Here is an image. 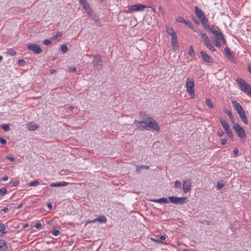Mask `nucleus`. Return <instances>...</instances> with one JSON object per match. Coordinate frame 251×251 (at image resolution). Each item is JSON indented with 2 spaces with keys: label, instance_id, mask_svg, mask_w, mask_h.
Masks as SVG:
<instances>
[{
  "label": "nucleus",
  "instance_id": "nucleus-1",
  "mask_svg": "<svg viewBox=\"0 0 251 251\" xmlns=\"http://www.w3.org/2000/svg\"><path fill=\"white\" fill-rule=\"evenodd\" d=\"M134 124L136 125V128L140 130L152 129L156 131H159L160 130L158 123L152 118L148 116L143 121L135 120Z\"/></svg>",
  "mask_w": 251,
  "mask_h": 251
},
{
  "label": "nucleus",
  "instance_id": "nucleus-2",
  "mask_svg": "<svg viewBox=\"0 0 251 251\" xmlns=\"http://www.w3.org/2000/svg\"><path fill=\"white\" fill-rule=\"evenodd\" d=\"M236 81L241 90L251 97V86L250 84L240 77H237Z\"/></svg>",
  "mask_w": 251,
  "mask_h": 251
},
{
  "label": "nucleus",
  "instance_id": "nucleus-3",
  "mask_svg": "<svg viewBox=\"0 0 251 251\" xmlns=\"http://www.w3.org/2000/svg\"><path fill=\"white\" fill-rule=\"evenodd\" d=\"M186 86L187 91L192 98H194L195 82L193 78H187L186 79Z\"/></svg>",
  "mask_w": 251,
  "mask_h": 251
},
{
  "label": "nucleus",
  "instance_id": "nucleus-4",
  "mask_svg": "<svg viewBox=\"0 0 251 251\" xmlns=\"http://www.w3.org/2000/svg\"><path fill=\"white\" fill-rule=\"evenodd\" d=\"M169 201L173 204H183L188 202V200L187 197H177L176 196L169 197Z\"/></svg>",
  "mask_w": 251,
  "mask_h": 251
},
{
  "label": "nucleus",
  "instance_id": "nucleus-5",
  "mask_svg": "<svg viewBox=\"0 0 251 251\" xmlns=\"http://www.w3.org/2000/svg\"><path fill=\"white\" fill-rule=\"evenodd\" d=\"M102 59L100 56H95L94 59L92 61V64L95 69L98 70H101L102 68Z\"/></svg>",
  "mask_w": 251,
  "mask_h": 251
},
{
  "label": "nucleus",
  "instance_id": "nucleus-6",
  "mask_svg": "<svg viewBox=\"0 0 251 251\" xmlns=\"http://www.w3.org/2000/svg\"><path fill=\"white\" fill-rule=\"evenodd\" d=\"M233 127L240 138H245L246 133L244 129L238 124H234Z\"/></svg>",
  "mask_w": 251,
  "mask_h": 251
},
{
  "label": "nucleus",
  "instance_id": "nucleus-7",
  "mask_svg": "<svg viewBox=\"0 0 251 251\" xmlns=\"http://www.w3.org/2000/svg\"><path fill=\"white\" fill-rule=\"evenodd\" d=\"M27 49L36 54H41L42 52V50L39 45L35 44H31L27 45Z\"/></svg>",
  "mask_w": 251,
  "mask_h": 251
},
{
  "label": "nucleus",
  "instance_id": "nucleus-8",
  "mask_svg": "<svg viewBox=\"0 0 251 251\" xmlns=\"http://www.w3.org/2000/svg\"><path fill=\"white\" fill-rule=\"evenodd\" d=\"M147 7L146 6L142 4H134V5H128L127 6V8L128 10L132 11H143L144 8Z\"/></svg>",
  "mask_w": 251,
  "mask_h": 251
},
{
  "label": "nucleus",
  "instance_id": "nucleus-9",
  "mask_svg": "<svg viewBox=\"0 0 251 251\" xmlns=\"http://www.w3.org/2000/svg\"><path fill=\"white\" fill-rule=\"evenodd\" d=\"M191 188V182L190 179L184 180L183 182V189L184 193L189 191Z\"/></svg>",
  "mask_w": 251,
  "mask_h": 251
},
{
  "label": "nucleus",
  "instance_id": "nucleus-10",
  "mask_svg": "<svg viewBox=\"0 0 251 251\" xmlns=\"http://www.w3.org/2000/svg\"><path fill=\"white\" fill-rule=\"evenodd\" d=\"M107 221L106 217L103 215H100L96 219L93 220L88 221L89 223H94L96 222H98L100 223H105Z\"/></svg>",
  "mask_w": 251,
  "mask_h": 251
},
{
  "label": "nucleus",
  "instance_id": "nucleus-11",
  "mask_svg": "<svg viewBox=\"0 0 251 251\" xmlns=\"http://www.w3.org/2000/svg\"><path fill=\"white\" fill-rule=\"evenodd\" d=\"M231 102L235 110L238 113L244 110L240 104L238 103L236 100L232 99Z\"/></svg>",
  "mask_w": 251,
  "mask_h": 251
},
{
  "label": "nucleus",
  "instance_id": "nucleus-12",
  "mask_svg": "<svg viewBox=\"0 0 251 251\" xmlns=\"http://www.w3.org/2000/svg\"><path fill=\"white\" fill-rule=\"evenodd\" d=\"M195 12L197 16L200 19H202V21L204 20V15L203 12L198 7H195Z\"/></svg>",
  "mask_w": 251,
  "mask_h": 251
},
{
  "label": "nucleus",
  "instance_id": "nucleus-13",
  "mask_svg": "<svg viewBox=\"0 0 251 251\" xmlns=\"http://www.w3.org/2000/svg\"><path fill=\"white\" fill-rule=\"evenodd\" d=\"M88 15L94 20L96 23H100V20L98 18L96 14L90 9L89 11L87 12Z\"/></svg>",
  "mask_w": 251,
  "mask_h": 251
},
{
  "label": "nucleus",
  "instance_id": "nucleus-14",
  "mask_svg": "<svg viewBox=\"0 0 251 251\" xmlns=\"http://www.w3.org/2000/svg\"><path fill=\"white\" fill-rule=\"evenodd\" d=\"M69 183L65 181L58 182L56 183H52L50 184L51 187H64L68 185Z\"/></svg>",
  "mask_w": 251,
  "mask_h": 251
},
{
  "label": "nucleus",
  "instance_id": "nucleus-15",
  "mask_svg": "<svg viewBox=\"0 0 251 251\" xmlns=\"http://www.w3.org/2000/svg\"><path fill=\"white\" fill-rule=\"evenodd\" d=\"M79 1L82 4L83 9L85 10L86 12L91 9L89 4L86 0H79Z\"/></svg>",
  "mask_w": 251,
  "mask_h": 251
},
{
  "label": "nucleus",
  "instance_id": "nucleus-16",
  "mask_svg": "<svg viewBox=\"0 0 251 251\" xmlns=\"http://www.w3.org/2000/svg\"><path fill=\"white\" fill-rule=\"evenodd\" d=\"M200 54L203 61H205L207 62H210L211 57L208 55L205 52L201 50L200 51Z\"/></svg>",
  "mask_w": 251,
  "mask_h": 251
},
{
  "label": "nucleus",
  "instance_id": "nucleus-17",
  "mask_svg": "<svg viewBox=\"0 0 251 251\" xmlns=\"http://www.w3.org/2000/svg\"><path fill=\"white\" fill-rule=\"evenodd\" d=\"M216 36V38L214 40L217 41H221L224 44H226V40L224 38V35L220 31L218 33H217V35H215Z\"/></svg>",
  "mask_w": 251,
  "mask_h": 251
},
{
  "label": "nucleus",
  "instance_id": "nucleus-18",
  "mask_svg": "<svg viewBox=\"0 0 251 251\" xmlns=\"http://www.w3.org/2000/svg\"><path fill=\"white\" fill-rule=\"evenodd\" d=\"M241 120L246 124H248V121L244 110L238 113Z\"/></svg>",
  "mask_w": 251,
  "mask_h": 251
},
{
  "label": "nucleus",
  "instance_id": "nucleus-19",
  "mask_svg": "<svg viewBox=\"0 0 251 251\" xmlns=\"http://www.w3.org/2000/svg\"><path fill=\"white\" fill-rule=\"evenodd\" d=\"M152 201L159 203H168L169 202V201L168 198H162L159 199H155V200H151Z\"/></svg>",
  "mask_w": 251,
  "mask_h": 251
},
{
  "label": "nucleus",
  "instance_id": "nucleus-20",
  "mask_svg": "<svg viewBox=\"0 0 251 251\" xmlns=\"http://www.w3.org/2000/svg\"><path fill=\"white\" fill-rule=\"evenodd\" d=\"M26 127L28 130L33 131L36 129L38 126L34 123L31 122L27 124Z\"/></svg>",
  "mask_w": 251,
  "mask_h": 251
},
{
  "label": "nucleus",
  "instance_id": "nucleus-21",
  "mask_svg": "<svg viewBox=\"0 0 251 251\" xmlns=\"http://www.w3.org/2000/svg\"><path fill=\"white\" fill-rule=\"evenodd\" d=\"M208 27L209 30H210L214 35H217V33L220 31L219 28L218 27H215L213 26H209Z\"/></svg>",
  "mask_w": 251,
  "mask_h": 251
},
{
  "label": "nucleus",
  "instance_id": "nucleus-22",
  "mask_svg": "<svg viewBox=\"0 0 251 251\" xmlns=\"http://www.w3.org/2000/svg\"><path fill=\"white\" fill-rule=\"evenodd\" d=\"M220 122H221V124L224 129L225 131H226V130L229 129V125L226 121L225 120H224L222 118H221Z\"/></svg>",
  "mask_w": 251,
  "mask_h": 251
},
{
  "label": "nucleus",
  "instance_id": "nucleus-23",
  "mask_svg": "<svg viewBox=\"0 0 251 251\" xmlns=\"http://www.w3.org/2000/svg\"><path fill=\"white\" fill-rule=\"evenodd\" d=\"M208 49L210 50L211 51H214L216 50L215 48L212 44L211 41L209 40L207 42H206L203 44Z\"/></svg>",
  "mask_w": 251,
  "mask_h": 251
},
{
  "label": "nucleus",
  "instance_id": "nucleus-24",
  "mask_svg": "<svg viewBox=\"0 0 251 251\" xmlns=\"http://www.w3.org/2000/svg\"><path fill=\"white\" fill-rule=\"evenodd\" d=\"M225 53L226 54L227 57L229 59L233 58V56L232 55L231 52L228 48H226L225 49Z\"/></svg>",
  "mask_w": 251,
  "mask_h": 251
},
{
  "label": "nucleus",
  "instance_id": "nucleus-25",
  "mask_svg": "<svg viewBox=\"0 0 251 251\" xmlns=\"http://www.w3.org/2000/svg\"><path fill=\"white\" fill-rule=\"evenodd\" d=\"M224 112L229 116V118L230 119V120L232 121L233 122V123H234L233 117L231 112L226 109H224Z\"/></svg>",
  "mask_w": 251,
  "mask_h": 251
},
{
  "label": "nucleus",
  "instance_id": "nucleus-26",
  "mask_svg": "<svg viewBox=\"0 0 251 251\" xmlns=\"http://www.w3.org/2000/svg\"><path fill=\"white\" fill-rule=\"evenodd\" d=\"M7 248V246L6 244V242L3 240H0V249L2 250H6Z\"/></svg>",
  "mask_w": 251,
  "mask_h": 251
},
{
  "label": "nucleus",
  "instance_id": "nucleus-27",
  "mask_svg": "<svg viewBox=\"0 0 251 251\" xmlns=\"http://www.w3.org/2000/svg\"><path fill=\"white\" fill-rule=\"evenodd\" d=\"M166 32L170 36H171L172 35H173V34L176 33V32L175 31V30H174V29L172 27H167L166 28Z\"/></svg>",
  "mask_w": 251,
  "mask_h": 251
},
{
  "label": "nucleus",
  "instance_id": "nucleus-28",
  "mask_svg": "<svg viewBox=\"0 0 251 251\" xmlns=\"http://www.w3.org/2000/svg\"><path fill=\"white\" fill-rule=\"evenodd\" d=\"M171 37H172L171 43H173L174 44L176 42H177V37L176 33L172 35Z\"/></svg>",
  "mask_w": 251,
  "mask_h": 251
},
{
  "label": "nucleus",
  "instance_id": "nucleus-29",
  "mask_svg": "<svg viewBox=\"0 0 251 251\" xmlns=\"http://www.w3.org/2000/svg\"><path fill=\"white\" fill-rule=\"evenodd\" d=\"M5 230V227L4 224L0 222V235L3 234L4 232V231Z\"/></svg>",
  "mask_w": 251,
  "mask_h": 251
},
{
  "label": "nucleus",
  "instance_id": "nucleus-30",
  "mask_svg": "<svg viewBox=\"0 0 251 251\" xmlns=\"http://www.w3.org/2000/svg\"><path fill=\"white\" fill-rule=\"evenodd\" d=\"M205 103L211 108H213L214 107L212 102L209 99H206L205 100Z\"/></svg>",
  "mask_w": 251,
  "mask_h": 251
},
{
  "label": "nucleus",
  "instance_id": "nucleus-31",
  "mask_svg": "<svg viewBox=\"0 0 251 251\" xmlns=\"http://www.w3.org/2000/svg\"><path fill=\"white\" fill-rule=\"evenodd\" d=\"M0 127L5 131H8L10 130L9 126L8 124H2Z\"/></svg>",
  "mask_w": 251,
  "mask_h": 251
},
{
  "label": "nucleus",
  "instance_id": "nucleus-32",
  "mask_svg": "<svg viewBox=\"0 0 251 251\" xmlns=\"http://www.w3.org/2000/svg\"><path fill=\"white\" fill-rule=\"evenodd\" d=\"M40 184L38 180H34L28 183L29 186H36Z\"/></svg>",
  "mask_w": 251,
  "mask_h": 251
},
{
  "label": "nucleus",
  "instance_id": "nucleus-33",
  "mask_svg": "<svg viewBox=\"0 0 251 251\" xmlns=\"http://www.w3.org/2000/svg\"><path fill=\"white\" fill-rule=\"evenodd\" d=\"M7 54L13 56L16 54V51L12 49H9L6 52Z\"/></svg>",
  "mask_w": 251,
  "mask_h": 251
},
{
  "label": "nucleus",
  "instance_id": "nucleus-34",
  "mask_svg": "<svg viewBox=\"0 0 251 251\" xmlns=\"http://www.w3.org/2000/svg\"><path fill=\"white\" fill-rule=\"evenodd\" d=\"M7 193V190L5 188H2L0 189V195L1 196H4Z\"/></svg>",
  "mask_w": 251,
  "mask_h": 251
},
{
  "label": "nucleus",
  "instance_id": "nucleus-35",
  "mask_svg": "<svg viewBox=\"0 0 251 251\" xmlns=\"http://www.w3.org/2000/svg\"><path fill=\"white\" fill-rule=\"evenodd\" d=\"M225 132H226V133L227 134V136L232 139L233 138V134H232V131L229 128L227 130H226V131H225Z\"/></svg>",
  "mask_w": 251,
  "mask_h": 251
},
{
  "label": "nucleus",
  "instance_id": "nucleus-36",
  "mask_svg": "<svg viewBox=\"0 0 251 251\" xmlns=\"http://www.w3.org/2000/svg\"><path fill=\"white\" fill-rule=\"evenodd\" d=\"M68 47L66 45H62L61 47V51L63 52H66L68 50Z\"/></svg>",
  "mask_w": 251,
  "mask_h": 251
},
{
  "label": "nucleus",
  "instance_id": "nucleus-37",
  "mask_svg": "<svg viewBox=\"0 0 251 251\" xmlns=\"http://www.w3.org/2000/svg\"><path fill=\"white\" fill-rule=\"evenodd\" d=\"M184 23L190 28L193 27L191 22L189 20H185Z\"/></svg>",
  "mask_w": 251,
  "mask_h": 251
},
{
  "label": "nucleus",
  "instance_id": "nucleus-38",
  "mask_svg": "<svg viewBox=\"0 0 251 251\" xmlns=\"http://www.w3.org/2000/svg\"><path fill=\"white\" fill-rule=\"evenodd\" d=\"M189 54L191 56L195 54L193 48L192 46H190L189 49Z\"/></svg>",
  "mask_w": 251,
  "mask_h": 251
},
{
  "label": "nucleus",
  "instance_id": "nucleus-39",
  "mask_svg": "<svg viewBox=\"0 0 251 251\" xmlns=\"http://www.w3.org/2000/svg\"><path fill=\"white\" fill-rule=\"evenodd\" d=\"M18 64L21 66H23L25 64V61L23 59L19 60Z\"/></svg>",
  "mask_w": 251,
  "mask_h": 251
},
{
  "label": "nucleus",
  "instance_id": "nucleus-40",
  "mask_svg": "<svg viewBox=\"0 0 251 251\" xmlns=\"http://www.w3.org/2000/svg\"><path fill=\"white\" fill-rule=\"evenodd\" d=\"M181 185L180 182L179 180H176L175 182V187H179Z\"/></svg>",
  "mask_w": 251,
  "mask_h": 251
},
{
  "label": "nucleus",
  "instance_id": "nucleus-41",
  "mask_svg": "<svg viewBox=\"0 0 251 251\" xmlns=\"http://www.w3.org/2000/svg\"><path fill=\"white\" fill-rule=\"evenodd\" d=\"M224 186V184L221 182H218L217 183V187L218 189H221Z\"/></svg>",
  "mask_w": 251,
  "mask_h": 251
},
{
  "label": "nucleus",
  "instance_id": "nucleus-42",
  "mask_svg": "<svg viewBox=\"0 0 251 251\" xmlns=\"http://www.w3.org/2000/svg\"><path fill=\"white\" fill-rule=\"evenodd\" d=\"M51 43V41L48 39L45 40L44 41V44H45V45H47V46L50 45Z\"/></svg>",
  "mask_w": 251,
  "mask_h": 251
},
{
  "label": "nucleus",
  "instance_id": "nucleus-43",
  "mask_svg": "<svg viewBox=\"0 0 251 251\" xmlns=\"http://www.w3.org/2000/svg\"><path fill=\"white\" fill-rule=\"evenodd\" d=\"M205 36H207V35L204 33L200 32V37L202 40L205 38Z\"/></svg>",
  "mask_w": 251,
  "mask_h": 251
},
{
  "label": "nucleus",
  "instance_id": "nucleus-44",
  "mask_svg": "<svg viewBox=\"0 0 251 251\" xmlns=\"http://www.w3.org/2000/svg\"><path fill=\"white\" fill-rule=\"evenodd\" d=\"M60 233V231L58 230H54L52 234L54 236H58Z\"/></svg>",
  "mask_w": 251,
  "mask_h": 251
},
{
  "label": "nucleus",
  "instance_id": "nucleus-45",
  "mask_svg": "<svg viewBox=\"0 0 251 251\" xmlns=\"http://www.w3.org/2000/svg\"><path fill=\"white\" fill-rule=\"evenodd\" d=\"M185 20H184L182 17H179L177 18V21L179 23H184Z\"/></svg>",
  "mask_w": 251,
  "mask_h": 251
},
{
  "label": "nucleus",
  "instance_id": "nucleus-46",
  "mask_svg": "<svg viewBox=\"0 0 251 251\" xmlns=\"http://www.w3.org/2000/svg\"><path fill=\"white\" fill-rule=\"evenodd\" d=\"M0 142L1 144L4 145L6 143V141L4 138L0 137Z\"/></svg>",
  "mask_w": 251,
  "mask_h": 251
},
{
  "label": "nucleus",
  "instance_id": "nucleus-47",
  "mask_svg": "<svg viewBox=\"0 0 251 251\" xmlns=\"http://www.w3.org/2000/svg\"><path fill=\"white\" fill-rule=\"evenodd\" d=\"M215 41V45H216V46H217V47H221V42L220 41H217V40H214Z\"/></svg>",
  "mask_w": 251,
  "mask_h": 251
},
{
  "label": "nucleus",
  "instance_id": "nucleus-48",
  "mask_svg": "<svg viewBox=\"0 0 251 251\" xmlns=\"http://www.w3.org/2000/svg\"><path fill=\"white\" fill-rule=\"evenodd\" d=\"M76 71V68L74 67H70L68 68L69 72H75Z\"/></svg>",
  "mask_w": 251,
  "mask_h": 251
},
{
  "label": "nucleus",
  "instance_id": "nucleus-49",
  "mask_svg": "<svg viewBox=\"0 0 251 251\" xmlns=\"http://www.w3.org/2000/svg\"><path fill=\"white\" fill-rule=\"evenodd\" d=\"M172 48L174 50H176L177 48V42H176L174 44L172 43Z\"/></svg>",
  "mask_w": 251,
  "mask_h": 251
},
{
  "label": "nucleus",
  "instance_id": "nucleus-50",
  "mask_svg": "<svg viewBox=\"0 0 251 251\" xmlns=\"http://www.w3.org/2000/svg\"><path fill=\"white\" fill-rule=\"evenodd\" d=\"M210 40L209 39L208 36H205V38L202 40V43L204 44L206 42H207Z\"/></svg>",
  "mask_w": 251,
  "mask_h": 251
},
{
  "label": "nucleus",
  "instance_id": "nucleus-51",
  "mask_svg": "<svg viewBox=\"0 0 251 251\" xmlns=\"http://www.w3.org/2000/svg\"><path fill=\"white\" fill-rule=\"evenodd\" d=\"M210 40L209 39L208 36H205V38L202 40V43L204 44L206 42H207Z\"/></svg>",
  "mask_w": 251,
  "mask_h": 251
},
{
  "label": "nucleus",
  "instance_id": "nucleus-52",
  "mask_svg": "<svg viewBox=\"0 0 251 251\" xmlns=\"http://www.w3.org/2000/svg\"><path fill=\"white\" fill-rule=\"evenodd\" d=\"M233 152L234 155L235 156H237L238 155V149H235L233 150Z\"/></svg>",
  "mask_w": 251,
  "mask_h": 251
},
{
  "label": "nucleus",
  "instance_id": "nucleus-53",
  "mask_svg": "<svg viewBox=\"0 0 251 251\" xmlns=\"http://www.w3.org/2000/svg\"><path fill=\"white\" fill-rule=\"evenodd\" d=\"M6 158H7L8 160H9V161H12V162H13V161H15V158H14L13 157H12V156H7V157H6Z\"/></svg>",
  "mask_w": 251,
  "mask_h": 251
},
{
  "label": "nucleus",
  "instance_id": "nucleus-54",
  "mask_svg": "<svg viewBox=\"0 0 251 251\" xmlns=\"http://www.w3.org/2000/svg\"><path fill=\"white\" fill-rule=\"evenodd\" d=\"M218 134L219 136H222L224 134V132L222 130H220L218 131Z\"/></svg>",
  "mask_w": 251,
  "mask_h": 251
},
{
  "label": "nucleus",
  "instance_id": "nucleus-55",
  "mask_svg": "<svg viewBox=\"0 0 251 251\" xmlns=\"http://www.w3.org/2000/svg\"><path fill=\"white\" fill-rule=\"evenodd\" d=\"M42 226V224L40 223H37L35 226V227L36 228H39L41 227Z\"/></svg>",
  "mask_w": 251,
  "mask_h": 251
},
{
  "label": "nucleus",
  "instance_id": "nucleus-56",
  "mask_svg": "<svg viewBox=\"0 0 251 251\" xmlns=\"http://www.w3.org/2000/svg\"><path fill=\"white\" fill-rule=\"evenodd\" d=\"M159 238L160 240H164L166 239V236H164V235H159Z\"/></svg>",
  "mask_w": 251,
  "mask_h": 251
},
{
  "label": "nucleus",
  "instance_id": "nucleus-57",
  "mask_svg": "<svg viewBox=\"0 0 251 251\" xmlns=\"http://www.w3.org/2000/svg\"><path fill=\"white\" fill-rule=\"evenodd\" d=\"M151 240L152 241L156 242V243H162L159 239H155L154 238H151Z\"/></svg>",
  "mask_w": 251,
  "mask_h": 251
},
{
  "label": "nucleus",
  "instance_id": "nucleus-58",
  "mask_svg": "<svg viewBox=\"0 0 251 251\" xmlns=\"http://www.w3.org/2000/svg\"><path fill=\"white\" fill-rule=\"evenodd\" d=\"M9 209L7 207H4L2 209H1V211H3L4 213H6L8 211Z\"/></svg>",
  "mask_w": 251,
  "mask_h": 251
},
{
  "label": "nucleus",
  "instance_id": "nucleus-59",
  "mask_svg": "<svg viewBox=\"0 0 251 251\" xmlns=\"http://www.w3.org/2000/svg\"><path fill=\"white\" fill-rule=\"evenodd\" d=\"M227 142V140L226 139H223L221 140V144L223 145H225Z\"/></svg>",
  "mask_w": 251,
  "mask_h": 251
},
{
  "label": "nucleus",
  "instance_id": "nucleus-60",
  "mask_svg": "<svg viewBox=\"0 0 251 251\" xmlns=\"http://www.w3.org/2000/svg\"><path fill=\"white\" fill-rule=\"evenodd\" d=\"M200 20H201V23H202L203 25H205V23H206V22H207V20H206V19H205V16H204V20H202V19H200Z\"/></svg>",
  "mask_w": 251,
  "mask_h": 251
},
{
  "label": "nucleus",
  "instance_id": "nucleus-61",
  "mask_svg": "<svg viewBox=\"0 0 251 251\" xmlns=\"http://www.w3.org/2000/svg\"><path fill=\"white\" fill-rule=\"evenodd\" d=\"M149 7L151 8V10H152V11L153 12H154V13L156 12V10H155L154 6H150Z\"/></svg>",
  "mask_w": 251,
  "mask_h": 251
},
{
  "label": "nucleus",
  "instance_id": "nucleus-62",
  "mask_svg": "<svg viewBox=\"0 0 251 251\" xmlns=\"http://www.w3.org/2000/svg\"><path fill=\"white\" fill-rule=\"evenodd\" d=\"M8 176H5L2 178V180L3 181H6L7 180H8Z\"/></svg>",
  "mask_w": 251,
  "mask_h": 251
},
{
  "label": "nucleus",
  "instance_id": "nucleus-63",
  "mask_svg": "<svg viewBox=\"0 0 251 251\" xmlns=\"http://www.w3.org/2000/svg\"><path fill=\"white\" fill-rule=\"evenodd\" d=\"M22 206H23V203H20V204H19L18 205V206H17V209H20V208H21Z\"/></svg>",
  "mask_w": 251,
  "mask_h": 251
},
{
  "label": "nucleus",
  "instance_id": "nucleus-64",
  "mask_svg": "<svg viewBox=\"0 0 251 251\" xmlns=\"http://www.w3.org/2000/svg\"><path fill=\"white\" fill-rule=\"evenodd\" d=\"M249 71L251 74V65L249 66Z\"/></svg>",
  "mask_w": 251,
  "mask_h": 251
}]
</instances>
